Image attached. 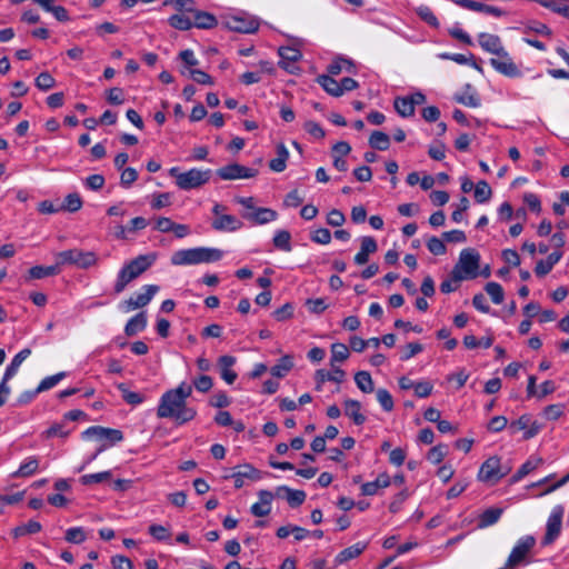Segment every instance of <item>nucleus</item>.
<instances>
[{
  "instance_id": "f257e3e1",
  "label": "nucleus",
  "mask_w": 569,
  "mask_h": 569,
  "mask_svg": "<svg viewBox=\"0 0 569 569\" xmlns=\"http://www.w3.org/2000/svg\"><path fill=\"white\" fill-rule=\"evenodd\" d=\"M191 393L192 386L187 382H181L177 388L166 391L159 400L158 418L172 419L177 425H184L193 420L197 410L187 403Z\"/></svg>"
},
{
  "instance_id": "f03ea898",
  "label": "nucleus",
  "mask_w": 569,
  "mask_h": 569,
  "mask_svg": "<svg viewBox=\"0 0 569 569\" xmlns=\"http://www.w3.org/2000/svg\"><path fill=\"white\" fill-rule=\"evenodd\" d=\"M156 259V253L140 254L123 264L118 272L117 280L113 286L114 293H121L131 281L147 271L153 264Z\"/></svg>"
},
{
  "instance_id": "7ed1b4c3",
  "label": "nucleus",
  "mask_w": 569,
  "mask_h": 569,
  "mask_svg": "<svg viewBox=\"0 0 569 569\" xmlns=\"http://www.w3.org/2000/svg\"><path fill=\"white\" fill-rule=\"evenodd\" d=\"M223 253L216 248L198 247L181 249L172 253L170 262L173 266H192L219 261Z\"/></svg>"
},
{
  "instance_id": "20e7f679",
  "label": "nucleus",
  "mask_w": 569,
  "mask_h": 569,
  "mask_svg": "<svg viewBox=\"0 0 569 569\" xmlns=\"http://www.w3.org/2000/svg\"><path fill=\"white\" fill-rule=\"evenodd\" d=\"M169 174L176 179V184L181 190H190L206 184L210 179L211 171L192 168L186 172H180L179 168L173 167L169 170Z\"/></svg>"
},
{
  "instance_id": "39448f33",
  "label": "nucleus",
  "mask_w": 569,
  "mask_h": 569,
  "mask_svg": "<svg viewBox=\"0 0 569 569\" xmlns=\"http://www.w3.org/2000/svg\"><path fill=\"white\" fill-rule=\"evenodd\" d=\"M479 253L473 249H465L460 252L459 261L452 270L456 280L473 279L478 276Z\"/></svg>"
},
{
  "instance_id": "423d86ee",
  "label": "nucleus",
  "mask_w": 569,
  "mask_h": 569,
  "mask_svg": "<svg viewBox=\"0 0 569 569\" xmlns=\"http://www.w3.org/2000/svg\"><path fill=\"white\" fill-rule=\"evenodd\" d=\"M58 264H72L81 269H88L98 263V257L93 251L70 249L57 253Z\"/></svg>"
},
{
  "instance_id": "0eeeda50",
  "label": "nucleus",
  "mask_w": 569,
  "mask_h": 569,
  "mask_svg": "<svg viewBox=\"0 0 569 569\" xmlns=\"http://www.w3.org/2000/svg\"><path fill=\"white\" fill-rule=\"evenodd\" d=\"M227 207L216 203L212 208L214 216L211 227L219 232H233L242 228L243 223L236 216L226 213Z\"/></svg>"
},
{
  "instance_id": "6e6552de",
  "label": "nucleus",
  "mask_w": 569,
  "mask_h": 569,
  "mask_svg": "<svg viewBox=\"0 0 569 569\" xmlns=\"http://www.w3.org/2000/svg\"><path fill=\"white\" fill-rule=\"evenodd\" d=\"M510 468L501 467V459L498 456L489 457L480 467L478 479L483 482H497L506 477Z\"/></svg>"
},
{
  "instance_id": "1a4fd4ad",
  "label": "nucleus",
  "mask_w": 569,
  "mask_h": 569,
  "mask_svg": "<svg viewBox=\"0 0 569 569\" xmlns=\"http://www.w3.org/2000/svg\"><path fill=\"white\" fill-rule=\"evenodd\" d=\"M536 545V539L533 536H525L520 538L513 549L511 550L506 567L507 568H515L519 566L520 563L525 562L527 559V556L531 551V549Z\"/></svg>"
},
{
  "instance_id": "9d476101",
  "label": "nucleus",
  "mask_w": 569,
  "mask_h": 569,
  "mask_svg": "<svg viewBox=\"0 0 569 569\" xmlns=\"http://www.w3.org/2000/svg\"><path fill=\"white\" fill-rule=\"evenodd\" d=\"M565 509L558 505L553 507L546 525V533L542 539V545L547 546L552 543L561 533L562 517Z\"/></svg>"
},
{
  "instance_id": "9b49d317",
  "label": "nucleus",
  "mask_w": 569,
  "mask_h": 569,
  "mask_svg": "<svg viewBox=\"0 0 569 569\" xmlns=\"http://www.w3.org/2000/svg\"><path fill=\"white\" fill-rule=\"evenodd\" d=\"M489 62L497 72L506 77L518 78L521 76V71L518 66L513 62L512 58L506 50L498 56L492 57Z\"/></svg>"
},
{
  "instance_id": "f8f14e48",
  "label": "nucleus",
  "mask_w": 569,
  "mask_h": 569,
  "mask_svg": "<svg viewBox=\"0 0 569 569\" xmlns=\"http://www.w3.org/2000/svg\"><path fill=\"white\" fill-rule=\"evenodd\" d=\"M142 289L144 290V292L137 293L136 296L122 301L120 308L126 312L143 308L152 300L153 296L159 291V287L156 284H147Z\"/></svg>"
},
{
  "instance_id": "ddd939ff",
  "label": "nucleus",
  "mask_w": 569,
  "mask_h": 569,
  "mask_svg": "<svg viewBox=\"0 0 569 569\" xmlns=\"http://www.w3.org/2000/svg\"><path fill=\"white\" fill-rule=\"evenodd\" d=\"M258 171L252 168H247L239 163H230L217 170V174L222 180H237L250 179L256 177Z\"/></svg>"
},
{
  "instance_id": "4468645a",
  "label": "nucleus",
  "mask_w": 569,
  "mask_h": 569,
  "mask_svg": "<svg viewBox=\"0 0 569 569\" xmlns=\"http://www.w3.org/2000/svg\"><path fill=\"white\" fill-rule=\"evenodd\" d=\"M509 429L511 433L523 430V439L528 440L533 438L540 431L541 427L537 421H532L530 416L523 415L518 420L510 423Z\"/></svg>"
},
{
  "instance_id": "2eb2a0df",
  "label": "nucleus",
  "mask_w": 569,
  "mask_h": 569,
  "mask_svg": "<svg viewBox=\"0 0 569 569\" xmlns=\"http://www.w3.org/2000/svg\"><path fill=\"white\" fill-rule=\"evenodd\" d=\"M226 26L236 32L252 33L258 30L259 23L253 18L232 16L226 20Z\"/></svg>"
},
{
  "instance_id": "dca6fc26",
  "label": "nucleus",
  "mask_w": 569,
  "mask_h": 569,
  "mask_svg": "<svg viewBox=\"0 0 569 569\" xmlns=\"http://www.w3.org/2000/svg\"><path fill=\"white\" fill-rule=\"evenodd\" d=\"M242 218L253 224H266L277 220L278 213L273 209L258 207L254 211L242 212Z\"/></svg>"
},
{
  "instance_id": "f3484780",
  "label": "nucleus",
  "mask_w": 569,
  "mask_h": 569,
  "mask_svg": "<svg viewBox=\"0 0 569 569\" xmlns=\"http://www.w3.org/2000/svg\"><path fill=\"white\" fill-rule=\"evenodd\" d=\"M82 439L103 441V437L113 436V440H122L123 435L118 429L106 428L101 426H92L82 432Z\"/></svg>"
},
{
  "instance_id": "a211bd4d",
  "label": "nucleus",
  "mask_w": 569,
  "mask_h": 569,
  "mask_svg": "<svg viewBox=\"0 0 569 569\" xmlns=\"http://www.w3.org/2000/svg\"><path fill=\"white\" fill-rule=\"evenodd\" d=\"M234 480V487L241 488L244 485V479L258 480L260 478L259 471L251 465H241L234 468V472L231 475Z\"/></svg>"
},
{
  "instance_id": "6ab92c4d",
  "label": "nucleus",
  "mask_w": 569,
  "mask_h": 569,
  "mask_svg": "<svg viewBox=\"0 0 569 569\" xmlns=\"http://www.w3.org/2000/svg\"><path fill=\"white\" fill-rule=\"evenodd\" d=\"M478 42L485 51L493 56H498L506 50L500 38L496 34L482 32L478 37Z\"/></svg>"
},
{
  "instance_id": "aec40b11",
  "label": "nucleus",
  "mask_w": 569,
  "mask_h": 569,
  "mask_svg": "<svg viewBox=\"0 0 569 569\" xmlns=\"http://www.w3.org/2000/svg\"><path fill=\"white\" fill-rule=\"evenodd\" d=\"M258 496L259 501L251 506V513L256 517H266L271 511L273 495L268 490H260Z\"/></svg>"
},
{
  "instance_id": "412c9836",
  "label": "nucleus",
  "mask_w": 569,
  "mask_h": 569,
  "mask_svg": "<svg viewBox=\"0 0 569 569\" xmlns=\"http://www.w3.org/2000/svg\"><path fill=\"white\" fill-rule=\"evenodd\" d=\"M234 363L236 358L232 356L224 355L218 359L220 376L228 385H232L238 377L237 373L231 369Z\"/></svg>"
},
{
  "instance_id": "4be33fe9",
  "label": "nucleus",
  "mask_w": 569,
  "mask_h": 569,
  "mask_svg": "<svg viewBox=\"0 0 569 569\" xmlns=\"http://www.w3.org/2000/svg\"><path fill=\"white\" fill-rule=\"evenodd\" d=\"M346 378V372L337 366L332 367V371H327L323 369H319L316 371L315 379L316 382L325 383L326 381H332L336 383L343 382Z\"/></svg>"
},
{
  "instance_id": "5701e85b",
  "label": "nucleus",
  "mask_w": 569,
  "mask_h": 569,
  "mask_svg": "<svg viewBox=\"0 0 569 569\" xmlns=\"http://www.w3.org/2000/svg\"><path fill=\"white\" fill-rule=\"evenodd\" d=\"M543 463V459L541 457L532 456L530 457L521 467L517 470V472L511 477V483H516L521 480L523 477L529 475L531 471L536 470Z\"/></svg>"
},
{
  "instance_id": "b1692460",
  "label": "nucleus",
  "mask_w": 569,
  "mask_h": 569,
  "mask_svg": "<svg viewBox=\"0 0 569 569\" xmlns=\"http://www.w3.org/2000/svg\"><path fill=\"white\" fill-rule=\"evenodd\" d=\"M31 355V350L29 348H24L22 349L21 351H19L14 357L13 359L11 360L10 365L7 367L6 371H4V375H3V380L4 381H9L11 378H13L21 363Z\"/></svg>"
},
{
  "instance_id": "393cba45",
  "label": "nucleus",
  "mask_w": 569,
  "mask_h": 569,
  "mask_svg": "<svg viewBox=\"0 0 569 569\" xmlns=\"http://www.w3.org/2000/svg\"><path fill=\"white\" fill-rule=\"evenodd\" d=\"M217 26V19L214 16L204 12L194 10L192 13V27H197L199 29H211Z\"/></svg>"
},
{
  "instance_id": "a878e982",
  "label": "nucleus",
  "mask_w": 569,
  "mask_h": 569,
  "mask_svg": "<svg viewBox=\"0 0 569 569\" xmlns=\"http://www.w3.org/2000/svg\"><path fill=\"white\" fill-rule=\"evenodd\" d=\"M280 492L286 493V499L292 508H296V507H299L300 505H302L307 497L305 491L295 490V489H291L286 486H281V487L277 488L278 496L280 495Z\"/></svg>"
},
{
  "instance_id": "bb28decb",
  "label": "nucleus",
  "mask_w": 569,
  "mask_h": 569,
  "mask_svg": "<svg viewBox=\"0 0 569 569\" xmlns=\"http://www.w3.org/2000/svg\"><path fill=\"white\" fill-rule=\"evenodd\" d=\"M361 405L359 401L353 399H347L345 401V413L353 420L357 426L365 423L366 417L360 412Z\"/></svg>"
},
{
  "instance_id": "cd10ccee",
  "label": "nucleus",
  "mask_w": 569,
  "mask_h": 569,
  "mask_svg": "<svg viewBox=\"0 0 569 569\" xmlns=\"http://www.w3.org/2000/svg\"><path fill=\"white\" fill-rule=\"evenodd\" d=\"M289 158V151L283 143L277 146V158L269 162V167L272 171L282 172L287 167V160Z\"/></svg>"
},
{
  "instance_id": "c85d7f7f",
  "label": "nucleus",
  "mask_w": 569,
  "mask_h": 569,
  "mask_svg": "<svg viewBox=\"0 0 569 569\" xmlns=\"http://www.w3.org/2000/svg\"><path fill=\"white\" fill-rule=\"evenodd\" d=\"M366 548H367L366 542H357V543L343 549L342 551H340L336 558V561L339 563H343L353 558H357L365 551Z\"/></svg>"
},
{
  "instance_id": "c756f323",
  "label": "nucleus",
  "mask_w": 569,
  "mask_h": 569,
  "mask_svg": "<svg viewBox=\"0 0 569 569\" xmlns=\"http://www.w3.org/2000/svg\"><path fill=\"white\" fill-rule=\"evenodd\" d=\"M503 512L502 508H489L486 509L480 516L478 521L479 528H487L499 521Z\"/></svg>"
},
{
  "instance_id": "7c9ffc66",
  "label": "nucleus",
  "mask_w": 569,
  "mask_h": 569,
  "mask_svg": "<svg viewBox=\"0 0 569 569\" xmlns=\"http://www.w3.org/2000/svg\"><path fill=\"white\" fill-rule=\"evenodd\" d=\"M147 326V317L144 312H140L132 317L124 327V332L127 336L132 337L138 332L144 330Z\"/></svg>"
},
{
  "instance_id": "2f4dec72",
  "label": "nucleus",
  "mask_w": 569,
  "mask_h": 569,
  "mask_svg": "<svg viewBox=\"0 0 569 569\" xmlns=\"http://www.w3.org/2000/svg\"><path fill=\"white\" fill-rule=\"evenodd\" d=\"M318 83L326 92L333 97L342 96L340 83L329 74H321L317 78Z\"/></svg>"
},
{
  "instance_id": "473e14b6",
  "label": "nucleus",
  "mask_w": 569,
  "mask_h": 569,
  "mask_svg": "<svg viewBox=\"0 0 569 569\" xmlns=\"http://www.w3.org/2000/svg\"><path fill=\"white\" fill-rule=\"evenodd\" d=\"M66 372H58L53 376H49V377H46L44 379L41 380V382L39 383V386L37 387V389L34 391H32V393L30 395V398H33L34 396H37L38 393L40 392H43V391H47L51 388H53L54 386H57L64 377H66Z\"/></svg>"
},
{
  "instance_id": "72a5a7b5",
  "label": "nucleus",
  "mask_w": 569,
  "mask_h": 569,
  "mask_svg": "<svg viewBox=\"0 0 569 569\" xmlns=\"http://www.w3.org/2000/svg\"><path fill=\"white\" fill-rule=\"evenodd\" d=\"M350 356V351L345 343L336 342L331 345L330 366H336V362H343Z\"/></svg>"
},
{
  "instance_id": "f704fd0d",
  "label": "nucleus",
  "mask_w": 569,
  "mask_h": 569,
  "mask_svg": "<svg viewBox=\"0 0 569 569\" xmlns=\"http://www.w3.org/2000/svg\"><path fill=\"white\" fill-rule=\"evenodd\" d=\"M169 24L178 30H189L192 28V14L179 12L169 18Z\"/></svg>"
},
{
  "instance_id": "c9c22d12",
  "label": "nucleus",
  "mask_w": 569,
  "mask_h": 569,
  "mask_svg": "<svg viewBox=\"0 0 569 569\" xmlns=\"http://www.w3.org/2000/svg\"><path fill=\"white\" fill-rule=\"evenodd\" d=\"M279 56L281 58V61L279 62L280 67L287 70L289 68L287 62L298 61L301 57V53L296 48L282 47L279 49Z\"/></svg>"
},
{
  "instance_id": "e433bc0d",
  "label": "nucleus",
  "mask_w": 569,
  "mask_h": 569,
  "mask_svg": "<svg viewBox=\"0 0 569 569\" xmlns=\"http://www.w3.org/2000/svg\"><path fill=\"white\" fill-rule=\"evenodd\" d=\"M369 144L373 149L385 151L390 146L389 136L382 131H373L369 138Z\"/></svg>"
},
{
  "instance_id": "4c0bfd02",
  "label": "nucleus",
  "mask_w": 569,
  "mask_h": 569,
  "mask_svg": "<svg viewBox=\"0 0 569 569\" xmlns=\"http://www.w3.org/2000/svg\"><path fill=\"white\" fill-rule=\"evenodd\" d=\"M59 266L60 264H58V263L56 266H48V267L34 266L29 270V277L31 279H42L46 277L56 276L60 271Z\"/></svg>"
},
{
  "instance_id": "58836bf2",
  "label": "nucleus",
  "mask_w": 569,
  "mask_h": 569,
  "mask_svg": "<svg viewBox=\"0 0 569 569\" xmlns=\"http://www.w3.org/2000/svg\"><path fill=\"white\" fill-rule=\"evenodd\" d=\"M396 111L403 118L413 116L415 108L408 97H398L393 102Z\"/></svg>"
},
{
  "instance_id": "ea45409f",
  "label": "nucleus",
  "mask_w": 569,
  "mask_h": 569,
  "mask_svg": "<svg viewBox=\"0 0 569 569\" xmlns=\"http://www.w3.org/2000/svg\"><path fill=\"white\" fill-rule=\"evenodd\" d=\"M273 244L276 248L289 252L291 251V234L287 230H278L273 237Z\"/></svg>"
},
{
  "instance_id": "a19ab883",
  "label": "nucleus",
  "mask_w": 569,
  "mask_h": 569,
  "mask_svg": "<svg viewBox=\"0 0 569 569\" xmlns=\"http://www.w3.org/2000/svg\"><path fill=\"white\" fill-rule=\"evenodd\" d=\"M357 387L365 393L373 391V381L368 371H359L355 376Z\"/></svg>"
},
{
  "instance_id": "79ce46f5",
  "label": "nucleus",
  "mask_w": 569,
  "mask_h": 569,
  "mask_svg": "<svg viewBox=\"0 0 569 569\" xmlns=\"http://www.w3.org/2000/svg\"><path fill=\"white\" fill-rule=\"evenodd\" d=\"M492 191L487 181L481 180L475 186V199L479 203L489 201Z\"/></svg>"
},
{
  "instance_id": "37998d69",
  "label": "nucleus",
  "mask_w": 569,
  "mask_h": 569,
  "mask_svg": "<svg viewBox=\"0 0 569 569\" xmlns=\"http://www.w3.org/2000/svg\"><path fill=\"white\" fill-rule=\"evenodd\" d=\"M118 389L121 391L123 400L132 406L143 402L144 396L139 392L130 391L124 383H119Z\"/></svg>"
},
{
  "instance_id": "c03bdc74",
  "label": "nucleus",
  "mask_w": 569,
  "mask_h": 569,
  "mask_svg": "<svg viewBox=\"0 0 569 569\" xmlns=\"http://www.w3.org/2000/svg\"><path fill=\"white\" fill-rule=\"evenodd\" d=\"M448 455V446L440 443L432 447L427 455V459L435 465L440 463L443 458Z\"/></svg>"
},
{
  "instance_id": "a18cd8bd",
  "label": "nucleus",
  "mask_w": 569,
  "mask_h": 569,
  "mask_svg": "<svg viewBox=\"0 0 569 569\" xmlns=\"http://www.w3.org/2000/svg\"><path fill=\"white\" fill-rule=\"evenodd\" d=\"M485 290L490 296L493 303L500 305L503 301V289L498 282H488Z\"/></svg>"
},
{
  "instance_id": "49530a36",
  "label": "nucleus",
  "mask_w": 569,
  "mask_h": 569,
  "mask_svg": "<svg viewBox=\"0 0 569 569\" xmlns=\"http://www.w3.org/2000/svg\"><path fill=\"white\" fill-rule=\"evenodd\" d=\"M39 467V461L34 457L28 458L19 468L14 476L28 477L33 475Z\"/></svg>"
},
{
  "instance_id": "de8ad7c7",
  "label": "nucleus",
  "mask_w": 569,
  "mask_h": 569,
  "mask_svg": "<svg viewBox=\"0 0 569 569\" xmlns=\"http://www.w3.org/2000/svg\"><path fill=\"white\" fill-rule=\"evenodd\" d=\"M82 207V199L78 193H69L64 198V202L62 206L63 210H67L69 212H76L80 210Z\"/></svg>"
},
{
  "instance_id": "09e8293b",
  "label": "nucleus",
  "mask_w": 569,
  "mask_h": 569,
  "mask_svg": "<svg viewBox=\"0 0 569 569\" xmlns=\"http://www.w3.org/2000/svg\"><path fill=\"white\" fill-rule=\"evenodd\" d=\"M416 13L428 24L431 27H439V21L437 17L433 14L432 10L427 6H419L416 9Z\"/></svg>"
},
{
  "instance_id": "8fccbe9b",
  "label": "nucleus",
  "mask_w": 569,
  "mask_h": 569,
  "mask_svg": "<svg viewBox=\"0 0 569 569\" xmlns=\"http://www.w3.org/2000/svg\"><path fill=\"white\" fill-rule=\"evenodd\" d=\"M109 478H111V471H102L98 473L84 475L80 478V482L83 486H90L93 483L102 482Z\"/></svg>"
},
{
  "instance_id": "3c124183",
  "label": "nucleus",
  "mask_w": 569,
  "mask_h": 569,
  "mask_svg": "<svg viewBox=\"0 0 569 569\" xmlns=\"http://www.w3.org/2000/svg\"><path fill=\"white\" fill-rule=\"evenodd\" d=\"M56 86L54 78L49 72H41L36 78V87L42 91H48Z\"/></svg>"
},
{
  "instance_id": "603ef678",
  "label": "nucleus",
  "mask_w": 569,
  "mask_h": 569,
  "mask_svg": "<svg viewBox=\"0 0 569 569\" xmlns=\"http://www.w3.org/2000/svg\"><path fill=\"white\" fill-rule=\"evenodd\" d=\"M376 396L385 411L389 412L393 409V399L387 389H378Z\"/></svg>"
},
{
  "instance_id": "864d4df0",
  "label": "nucleus",
  "mask_w": 569,
  "mask_h": 569,
  "mask_svg": "<svg viewBox=\"0 0 569 569\" xmlns=\"http://www.w3.org/2000/svg\"><path fill=\"white\" fill-rule=\"evenodd\" d=\"M292 368V361L289 357H283L279 363L271 368V373L274 377H283Z\"/></svg>"
},
{
  "instance_id": "5fc2aeb1",
  "label": "nucleus",
  "mask_w": 569,
  "mask_h": 569,
  "mask_svg": "<svg viewBox=\"0 0 569 569\" xmlns=\"http://www.w3.org/2000/svg\"><path fill=\"white\" fill-rule=\"evenodd\" d=\"M87 536L82 528L73 527L66 531V540L71 543H81L86 540Z\"/></svg>"
},
{
  "instance_id": "6e6d98bb",
  "label": "nucleus",
  "mask_w": 569,
  "mask_h": 569,
  "mask_svg": "<svg viewBox=\"0 0 569 569\" xmlns=\"http://www.w3.org/2000/svg\"><path fill=\"white\" fill-rule=\"evenodd\" d=\"M469 10L477 12H485L492 16H499L501 13L500 9L497 7L488 6L482 2L471 0V3H468Z\"/></svg>"
},
{
  "instance_id": "4d7b16f0",
  "label": "nucleus",
  "mask_w": 569,
  "mask_h": 569,
  "mask_svg": "<svg viewBox=\"0 0 569 569\" xmlns=\"http://www.w3.org/2000/svg\"><path fill=\"white\" fill-rule=\"evenodd\" d=\"M69 433H70V430L66 429V425L63 422H61V423L52 425L48 430H46L43 436L46 438H53V437L66 438L69 436Z\"/></svg>"
},
{
  "instance_id": "13d9d810",
  "label": "nucleus",
  "mask_w": 569,
  "mask_h": 569,
  "mask_svg": "<svg viewBox=\"0 0 569 569\" xmlns=\"http://www.w3.org/2000/svg\"><path fill=\"white\" fill-rule=\"evenodd\" d=\"M565 411V405L556 403L549 405L543 409V416L548 420H557L559 419Z\"/></svg>"
},
{
  "instance_id": "bf43d9fd",
  "label": "nucleus",
  "mask_w": 569,
  "mask_h": 569,
  "mask_svg": "<svg viewBox=\"0 0 569 569\" xmlns=\"http://www.w3.org/2000/svg\"><path fill=\"white\" fill-rule=\"evenodd\" d=\"M457 102L470 107V108H477L480 106V99L479 97L473 92H465L460 96L456 97Z\"/></svg>"
},
{
  "instance_id": "052dcab7",
  "label": "nucleus",
  "mask_w": 569,
  "mask_h": 569,
  "mask_svg": "<svg viewBox=\"0 0 569 569\" xmlns=\"http://www.w3.org/2000/svg\"><path fill=\"white\" fill-rule=\"evenodd\" d=\"M427 247L428 250L436 256H442L447 251L443 240L437 237H431L427 242Z\"/></svg>"
},
{
  "instance_id": "680f3d73",
  "label": "nucleus",
  "mask_w": 569,
  "mask_h": 569,
  "mask_svg": "<svg viewBox=\"0 0 569 569\" xmlns=\"http://www.w3.org/2000/svg\"><path fill=\"white\" fill-rule=\"evenodd\" d=\"M138 179V172L133 168H126L121 172L120 183L123 188H129Z\"/></svg>"
},
{
  "instance_id": "e2e57ef3",
  "label": "nucleus",
  "mask_w": 569,
  "mask_h": 569,
  "mask_svg": "<svg viewBox=\"0 0 569 569\" xmlns=\"http://www.w3.org/2000/svg\"><path fill=\"white\" fill-rule=\"evenodd\" d=\"M311 240L320 244H328L331 241V232L327 228H319L311 234Z\"/></svg>"
},
{
  "instance_id": "0e129e2a",
  "label": "nucleus",
  "mask_w": 569,
  "mask_h": 569,
  "mask_svg": "<svg viewBox=\"0 0 569 569\" xmlns=\"http://www.w3.org/2000/svg\"><path fill=\"white\" fill-rule=\"evenodd\" d=\"M293 315V306L292 303H284L282 307L276 309L273 311V317L277 321H284L290 319Z\"/></svg>"
},
{
  "instance_id": "69168bd1",
  "label": "nucleus",
  "mask_w": 569,
  "mask_h": 569,
  "mask_svg": "<svg viewBox=\"0 0 569 569\" xmlns=\"http://www.w3.org/2000/svg\"><path fill=\"white\" fill-rule=\"evenodd\" d=\"M149 533L158 541H163L170 538L169 530L161 525H151L149 527Z\"/></svg>"
},
{
  "instance_id": "338daca9",
  "label": "nucleus",
  "mask_w": 569,
  "mask_h": 569,
  "mask_svg": "<svg viewBox=\"0 0 569 569\" xmlns=\"http://www.w3.org/2000/svg\"><path fill=\"white\" fill-rule=\"evenodd\" d=\"M189 76L200 84H213L212 78L204 71L199 69H190Z\"/></svg>"
},
{
  "instance_id": "774afa93",
  "label": "nucleus",
  "mask_w": 569,
  "mask_h": 569,
  "mask_svg": "<svg viewBox=\"0 0 569 569\" xmlns=\"http://www.w3.org/2000/svg\"><path fill=\"white\" fill-rule=\"evenodd\" d=\"M111 566L113 569H132V562L124 556H113L111 558Z\"/></svg>"
}]
</instances>
